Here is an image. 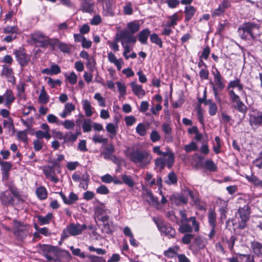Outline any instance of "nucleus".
<instances>
[{
  "mask_svg": "<svg viewBox=\"0 0 262 262\" xmlns=\"http://www.w3.org/2000/svg\"><path fill=\"white\" fill-rule=\"evenodd\" d=\"M166 157H159L155 161V164L156 168H159L160 170H162L167 165V159Z\"/></svg>",
  "mask_w": 262,
  "mask_h": 262,
  "instance_id": "obj_35",
  "label": "nucleus"
},
{
  "mask_svg": "<svg viewBox=\"0 0 262 262\" xmlns=\"http://www.w3.org/2000/svg\"><path fill=\"white\" fill-rule=\"evenodd\" d=\"M219 211L220 214V219L221 220L226 218V213L228 210V202L224 200H220Z\"/></svg>",
  "mask_w": 262,
  "mask_h": 262,
  "instance_id": "obj_23",
  "label": "nucleus"
},
{
  "mask_svg": "<svg viewBox=\"0 0 262 262\" xmlns=\"http://www.w3.org/2000/svg\"><path fill=\"white\" fill-rule=\"evenodd\" d=\"M251 247L253 252L257 256L262 257V244L257 241L252 242Z\"/></svg>",
  "mask_w": 262,
  "mask_h": 262,
  "instance_id": "obj_27",
  "label": "nucleus"
},
{
  "mask_svg": "<svg viewBox=\"0 0 262 262\" xmlns=\"http://www.w3.org/2000/svg\"><path fill=\"white\" fill-rule=\"evenodd\" d=\"M191 222L192 227L194 228L195 232H199L200 230V225L199 222L196 221V218L194 216H192L189 218L188 222Z\"/></svg>",
  "mask_w": 262,
  "mask_h": 262,
  "instance_id": "obj_56",
  "label": "nucleus"
},
{
  "mask_svg": "<svg viewBox=\"0 0 262 262\" xmlns=\"http://www.w3.org/2000/svg\"><path fill=\"white\" fill-rule=\"evenodd\" d=\"M87 257L90 260V262H106L105 260L102 257L94 255H89Z\"/></svg>",
  "mask_w": 262,
  "mask_h": 262,
  "instance_id": "obj_64",
  "label": "nucleus"
},
{
  "mask_svg": "<svg viewBox=\"0 0 262 262\" xmlns=\"http://www.w3.org/2000/svg\"><path fill=\"white\" fill-rule=\"evenodd\" d=\"M246 179L254 185L262 187V181L258 179L255 176L252 174L250 176H247Z\"/></svg>",
  "mask_w": 262,
  "mask_h": 262,
  "instance_id": "obj_43",
  "label": "nucleus"
},
{
  "mask_svg": "<svg viewBox=\"0 0 262 262\" xmlns=\"http://www.w3.org/2000/svg\"><path fill=\"white\" fill-rule=\"evenodd\" d=\"M182 224L179 226V230L181 233H190L192 231V227H191L188 222L181 223Z\"/></svg>",
  "mask_w": 262,
  "mask_h": 262,
  "instance_id": "obj_39",
  "label": "nucleus"
},
{
  "mask_svg": "<svg viewBox=\"0 0 262 262\" xmlns=\"http://www.w3.org/2000/svg\"><path fill=\"white\" fill-rule=\"evenodd\" d=\"M195 9L192 6H187L185 8L184 13L185 14V21H189L193 17Z\"/></svg>",
  "mask_w": 262,
  "mask_h": 262,
  "instance_id": "obj_29",
  "label": "nucleus"
},
{
  "mask_svg": "<svg viewBox=\"0 0 262 262\" xmlns=\"http://www.w3.org/2000/svg\"><path fill=\"white\" fill-rule=\"evenodd\" d=\"M120 40H121V45L124 49L123 54H126L129 53L130 49L128 44L133 43V42L128 41L127 39H119L118 36H117V38H116V41Z\"/></svg>",
  "mask_w": 262,
  "mask_h": 262,
  "instance_id": "obj_40",
  "label": "nucleus"
},
{
  "mask_svg": "<svg viewBox=\"0 0 262 262\" xmlns=\"http://www.w3.org/2000/svg\"><path fill=\"white\" fill-rule=\"evenodd\" d=\"M130 85L134 94L139 98H142L145 95V92L143 89L142 86L137 84L136 81H132Z\"/></svg>",
  "mask_w": 262,
  "mask_h": 262,
  "instance_id": "obj_18",
  "label": "nucleus"
},
{
  "mask_svg": "<svg viewBox=\"0 0 262 262\" xmlns=\"http://www.w3.org/2000/svg\"><path fill=\"white\" fill-rule=\"evenodd\" d=\"M75 109V106L71 103H68L64 106L63 112L60 114V116L62 118H66L68 116L71 115L72 111Z\"/></svg>",
  "mask_w": 262,
  "mask_h": 262,
  "instance_id": "obj_30",
  "label": "nucleus"
},
{
  "mask_svg": "<svg viewBox=\"0 0 262 262\" xmlns=\"http://www.w3.org/2000/svg\"><path fill=\"white\" fill-rule=\"evenodd\" d=\"M2 75L7 79L8 82L14 84L15 83V78L12 68L7 66H3Z\"/></svg>",
  "mask_w": 262,
  "mask_h": 262,
  "instance_id": "obj_16",
  "label": "nucleus"
},
{
  "mask_svg": "<svg viewBox=\"0 0 262 262\" xmlns=\"http://www.w3.org/2000/svg\"><path fill=\"white\" fill-rule=\"evenodd\" d=\"M39 249L40 253L49 261H55L60 254L59 249L51 245H40Z\"/></svg>",
  "mask_w": 262,
  "mask_h": 262,
  "instance_id": "obj_4",
  "label": "nucleus"
},
{
  "mask_svg": "<svg viewBox=\"0 0 262 262\" xmlns=\"http://www.w3.org/2000/svg\"><path fill=\"white\" fill-rule=\"evenodd\" d=\"M140 24L137 20L130 21L127 23L126 29L121 31L117 34L119 39H127L128 41H132L135 43L137 41L136 36L134 34L136 33L140 29Z\"/></svg>",
  "mask_w": 262,
  "mask_h": 262,
  "instance_id": "obj_3",
  "label": "nucleus"
},
{
  "mask_svg": "<svg viewBox=\"0 0 262 262\" xmlns=\"http://www.w3.org/2000/svg\"><path fill=\"white\" fill-rule=\"evenodd\" d=\"M82 107L86 116L91 117L93 115L92 107L88 100H83L82 102Z\"/></svg>",
  "mask_w": 262,
  "mask_h": 262,
  "instance_id": "obj_34",
  "label": "nucleus"
},
{
  "mask_svg": "<svg viewBox=\"0 0 262 262\" xmlns=\"http://www.w3.org/2000/svg\"><path fill=\"white\" fill-rule=\"evenodd\" d=\"M215 143H213V149L216 154H218L221 152V139L219 137L216 136L214 138Z\"/></svg>",
  "mask_w": 262,
  "mask_h": 262,
  "instance_id": "obj_46",
  "label": "nucleus"
},
{
  "mask_svg": "<svg viewBox=\"0 0 262 262\" xmlns=\"http://www.w3.org/2000/svg\"><path fill=\"white\" fill-rule=\"evenodd\" d=\"M17 138L24 143L28 142V136L27 130L18 132L17 133Z\"/></svg>",
  "mask_w": 262,
  "mask_h": 262,
  "instance_id": "obj_52",
  "label": "nucleus"
},
{
  "mask_svg": "<svg viewBox=\"0 0 262 262\" xmlns=\"http://www.w3.org/2000/svg\"><path fill=\"white\" fill-rule=\"evenodd\" d=\"M42 171L46 177L54 183L59 181V179L55 176V171L54 168L50 167V165L44 166Z\"/></svg>",
  "mask_w": 262,
  "mask_h": 262,
  "instance_id": "obj_15",
  "label": "nucleus"
},
{
  "mask_svg": "<svg viewBox=\"0 0 262 262\" xmlns=\"http://www.w3.org/2000/svg\"><path fill=\"white\" fill-rule=\"evenodd\" d=\"M259 28L260 25L252 21H246L238 27L237 32L242 39L255 45L257 42H262L261 34L259 32Z\"/></svg>",
  "mask_w": 262,
  "mask_h": 262,
  "instance_id": "obj_1",
  "label": "nucleus"
},
{
  "mask_svg": "<svg viewBox=\"0 0 262 262\" xmlns=\"http://www.w3.org/2000/svg\"><path fill=\"white\" fill-rule=\"evenodd\" d=\"M253 163L259 169L262 168V151L259 153L258 157L253 161Z\"/></svg>",
  "mask_w": 262,
  "mask_h": 262,
  "instance_id": "obj_63",
  "label": "nucleus"
},
{
  "mask_svg": "<svg viewBox=\"0 0 262 262\" xmlns=\"http://www.w3.org/2000/svg\"><path fill=\"white\" fill-rule=\"evenodd\" d=\"M212 74L213 75L214 83L212 82H210L212 85V87H215L216 89H219V91H222L225 87V84L224 81V78L220 71L216 68L215 71L212 72Z\"/></svg>",
  "mask_w": 262,
  "mask_h": 262,
  "instance_id": "obj_12",
  "label": "nucleus"
},
{
  "mask_svg": "<svg viewBox=\"0 0 262 262\" xmlns=\"http://www.w3.org/2000/svg\"><path fill=\"white\" fill-rule=\"evenodd\" d=\"M179 249L178 247L169 248L168 249L165 251L164 255L168 257H173V255L177 252Z\"/></svg>",
  "mask_w": 262,
  "mask_h": 262,
  "instance_id": "obj_58",
  "label": "nucleus"
},
{
  "mask_svg": "<svg viewBox=\"0 0 262 262\" xmlns=\"http://www.w3.org/2000/svg\"><path fill=\"white\" fill-rule=\"evenodd\" d=\"M30 226L18 222L15 225L13 233L18 240L23 241L30 235Z\"/></svg>",
  "mask_w": 262,
  "mask_h": 262,
  "instance_id": "obj_8",
  "label": "nucleus"
},
{
  "mask_svg": "<svg viewBox=\"0 0 262 262\" xmlns=\"http://www.w3.org/2000/svg\"><path fill=\"white\" fill-rule=\"evenodd\" d=\"M150 40L152 43L157 45L160 48L163 47L162 39L156 33H152L150 35Z\"/></svg>",
  "mask_w": 262,
  "mask_h": 262,
  "instance_id": "obj_42",
  "label": "nucleus"
},
{
  "mask_svg": "<svg viewBox=\"0 0 262 262\" xmlns=\"http://www.w3.org/2000/svg\"><path fill=\"white\" fill-rule=\"evenodd\" d=\"M3 125L4 127L7 128L9 130L14 129L13 121L11 118H9L7 120H4Z\"/></svg>",
  "mask_w": 262,
  "mask_h": 262,
  "instance_id": "obj_62",
  "label": "nucleus"
},
{
  "mask_svg": "<svg viewBox=\"0 0 262 262\" xmlns=\"http://www.w3.org/2000/svg\"><path fill=\"white\" fill-rule=\"evenodd\" d=\"M4 185L8 188L7 190H10L11 191L13 194L16 196H18V189L15 186L13 182L12 181L6 180L4 182Z\"/></svg>",
  "mask_w": 262,
  "mask_h": 262,
  "instance_id": "obj_33",
  "label": "nucleus"
},
{
  "mask_svg": "<svg viewBox=\"0 0 262 262\" xmlns=\"http://www.w3.org/2000/svg\"><path fill=\"white\" fill-rule=\"evenodd\" d=\"M55 47H57L61 52L67 54H70L72 48L71 45L61 42L57 38H53L52 41L51 47L54 48Z\"/></svg>",
  "mask_w": 262,
  "mask_h": 262,
  "instance_id": "obj_14",
  "label": "nucleus"
},
{
  "mask_svg": "<svg viewBox=\"0 0 262 262\" xmlns=\"http://www.w3.org/2000/svg\"><path fill=\"white\" fill-rule=\"evenodd\" d=\"M31 38L32 41L36 44V46L47 48L48 46L51 47L53 38H50L46 35L43 33L37 31L31 35Z\"/></svg>",
  "mask_w": 262,
  "mask_h": 262,
  "instance_id": "obj_7",
  "label": "nucleus"
},
{
  "mask_svg": "<svg viewBox=\"0 0 262 262\" xmlns=\"http://www.w3.org/2000/svg\"><path fill=\"white\" fill-rule=\"evenodd\" d=\"M197 145L193 141H191L189 144L186 145L184 146V150L187 152H190L192 151H195L197 150Z\"/></svg>",
  "mask_w": 262,
  "mask_h": 262,
  "instance_id": "obj_53",
  "label": "nucleus"
},
{
  "mask_svg": "<svg viewBox=\"0 0 262 262\" xmlns=\"http://www.w3.org/2000/svg\"><path fill=\"white\" fill-rule=\"evenodd\" d=\"M0 165L1 166V170L2 171H10L12 168V164L6 161H0Z\"/></svg>",
  "mask_w": 262,
  "mask_h": 262,
  "instance_id": "obj_54",
  "label": "nucleus"
},
{
  "mask_svg": "<svg viewBox=\"0 0 262 262\" xmlns=\"http://www.w3.org/2000/svg\"><path fill=\"white\" fill-rule=\"evenodd\" d=\"M15 200L18 202L23 201L19 192L18 196H15L10 190L2 191L0 192V202L2 205L6 207L14 206Z\"/></svg>",
  "mask_w": 262,
  "mask_h": 262,
  "instance_id": "obj_6",
  "label": "nucleus"
},
{
  "mask_svg": "<svg viewBox=\"0 0 262 262\" xmlns=\"http://www.w3.org/2000/svg\"><path fill=\"white\" fill-rule=\"evenodd\" d=\"M162 129L165 135V139L167 142H171L172 141V137L171 135L172 129L170 124L167 123H163L162 125Z\"/></svg>",
  "mask_w": 262,
  "mask_h": 262,
  "instance_id": "obj_25",
  "label": "nucleus"
},
{
  "mask_svg": "<svg viewBox=\"0 0 262 262\" xmlns=\"http://www.w3.org/2000/svg\"><path fill=\"white\" fill-rule=\"evenodd\" d=\"M177 177L173 172H170L168 175V179L165 180V182L168 184H174L177 183Z\"/></svg>",
  "mask_w": 262,
  "mask_h": 262,
  "instance_id": "obj_49",
  "label": "nucleus"
},
{
  "mask_svg": "<svg viewBox=\"0 0 262 262\" xmlns=\"http://www.w3.org/2000/svg\"><path fill=\"white\" fill-rule=\"evenodd\" d=\"M153 151L158 155H162L167 158V166L168 168H170L174 161V154L171 152H163L160 150V147L159 146H155L152 149Z\"/></svg>",
  "mask_w": 262,
  "mask_h": 262,
  "instance_id": "obj_13",
  "label": "nucleus"
},
{
  "mask_svg": "<svg viewBox=\"0 0 262 262\" xmlns=\"http://www.w3.org/2000/svg\"><path fill=\"white\" fill-rule=\"evenodd\" d=\"M106 130L110 134L109 137L111 139L114 138L117 134L118 126L112 123H108L106 125Z\"/></svg>",
  "mask_w": 262,
  "mask_h": 262,
  "instance_id": "obj_26",
  "label": "nucleus"
},
{
  "mask_svg": "<svg viewBox=\"0 0 262 262\" xmlns=\"http://www.w3.org/2000/svg\"><path fill=\"white\" fill-rule=\"evenodd\" d=\"M2 96L4 97V101L5 100V105L8 107H10L15 99L13 92L10 89H7Z\"/></svg>",
  "mask_w": 262,
  "mask_h": 262,
  "instance_id": "obj_21",
  "label": "nucleus"
},
{
  "mask_svg": "<svg viewBox=\"0 0 262 262\" xmlns=\"http://www.w3.org/2000/svg\"><path fill=\"white\" fill-rule=\"evenodd\" d=\"M53 214L51 213H48L45 216L38 215L37 218L40 225L49 224L52 220Z\"/></svg>",
  "mask_w": 262,
  "mask_h": 262,
  "instance_id": "obj_36",
  "label": "nucleus"
},
{
  "mask_svg": "<svg viewBox=\"0 0 262 262\" xmlns=\"http://www.w3.org/2000/svg\"><path fill=\"white\" fill-rule=\"evenodd\" d=\"M93 142L95 143H103L106 144L107 142V139L103 138L102 136L98 134H95L92 137Z\"/></svg>",
  "mask_w": 262,
  "mask_h": 262,
  "instance_id": "obj_44",
  "label": "nucleus"
},
{
  "mask_svg": "<svg viewBox=\"0 0 262 262\" xmlns=\"http://www.w3.org/2000/svg\"><path fill=\"white\" fill-rule=\"evenodd\" d=\"M13 54L21 67L27 66L30 61V56L26 53L23 48H19L14 50Z\"/></svg>",
  "mask_w": 262,
  "mask_h": 262,
  "instance_id": "obj_11",
  "label": "nucleus"
},
{
  "mask_svg": "<svg viewBox=\"0 0 262 262\" xmlns=\"http://www.w3.org/2000/svg\"><path fill=\"white\" fill-rule=\"evenodd\" d=\"M169 21L167 22L168 26L174 27L177 24L178 21L181 19L177 12L174 13L173 15L168 16Z\"/></svg>",
  "mask_w": 262,
  "mask_h": 262,
  "instance_id": "obj_37",
  "label": "nucleus"
},
{
  "mask_svg": "<svg viewBox=\"0 0 262 262\" xmlns=\"http://www.w3.org/2000/svg\"><path fill=\"white\" fill-rule=\"evenodd\" d=\"M147 128L143 123H139L136 128L137 133L141 136H144L146 134Z\"/></svg>",
  "mask_w": 262,
  "mask_h": 262,
  "instance_id": "obj_48",
  "label": "nucleus"
},
{
  "mask_svg": "<svg viewBox=\"0 0 262 262\" xmlns=\"http://www.w3.org/2000/svg\"><path fill=\"white\" fill-rule=\"evenodd\" d=\"M150 31L147 29H144L138 34V39L141 44L146 45L148 37H150Z\"/></svg>",
  "mask_w": 262,
  "mask_h": 262,
  "instance_id": "obj_24",
  "label": "nucleus"
},
{
  "mask_svg": "<svg viewBox=\"0 0 262 262\" xmlns=\"http://www.w3.org/2000/svg\"><path fill=\"white\" fill-rule=\"evenodd\" d=\"M114 151V146L111 144L104 148V150L101 152V156H103L106 160H110Z\"/></svg>",
  "mask_w": 262,
  "mask_h": 262,
  "instance_id": "obj_28",
  "label": "nucleus"
},
{
  "mask_svg": "<svg viewBox=\"0 0 262 262\" xmlns=\"http://www.w3.org/2000/svg\"><path fill=\"white\" fill-rule=\"evenodd\" d=\"M126 155L132 162L141 168L147 166L152 159L151 155L146 150L132 149L126 152Z\"/></svg>",
  "mask_w": 262,
  "mask_h": 262,
  "instance_id": "obj_2",
  "label": "nucleus"
},
{
  "mask_svg": "<svg viewBox=\"0 0 262 262\" xmlns=\"http://www.w3.org/2000/svg\"><path fill=\"white\" fill-rule=\"evenodd\" d=\"M86 67L90 70V71L93 72L94 71L95 66L96 64V61L93 57H90L86 59Z\"/></svg>",
  "mask_w": 262,
  "mask_h": 262,
  "instance_id": "obj_59",
  "label": "nucleus"
},
{
  "mask_svg": "<svg viewBox=\"0 0 262 262\" xmlns=\"http://www.w3.org/2000/svg\"><path fill=\"white\" fill-rule=\"evenodd\" d=\"M97 1L102 4L103 9H106L108 13L111 12V5L113 0H97Z\"/></svg>",
  "mask_w": 262,
  "mask_h": 262,
  "instance_id": "obj_50",
  "label": "nucleus"
},
{
  "mask_svg": "<svg viewBox=\"0 0 262 262\" xmlns=\"http://www.w3.org/2000/svg\"><path fill=\"white\" fill-rule=\"evenodd\" d=\"M228 95L231 102L234 103L233 107L238 112L245 114L247 111V107L241 100L239 96L235 93L233 90L229 91Z\"/></svg>",
  "mask_w": 262,
  "mask_h": 262,
  "instance_id": "obj_9",
  "label": "nucleus"
},
{
  "mask_svg": "<svg viewBox=\"0 0 262 262\" xmlns=\"http://www.w3.org/2000/svg\"><path fill=\"white\" fill-rule=\"evenodd\" d=\"M204 167L211 171H216L217 167L214 162L211 160H207L205 161Z\"/></svg>",
  "mask_w": 262,
  "mask_h": 262,
  "instance_id": "obj_45",
  "label": "nucleus"
},
{
  "mask_svg": "<svg viewBox=\"0 0 262 262\" xmlns=\"http://www.w3.org/2000/svg\"><path fill=\"white\" fill-rule=\"evenodd\" d=\"M161 139V136L157 130H153L151 131L150 135V139L152 142H156L159 141Z\"/></svg>",
  "mask_w": 262,
  "mask_h": 262,
  "instance_id": "obj_55",
  "label": "nucleus"
},
{
  "mask_svg": "<svg viewBox=\"0 0 262 262\" xmlns=\"http://www.w3.org/2000/svg\"><path fill=\"white\" fill-rule=\"evenodd\" d=\"M45 79L47 80V83L51 86L52 88H54L56 85H60L61 81L59 79L54 80L51 77H46Z\"/></svg>",
  "mask_w": 262,
  "mask_h": 262,
  "instance_id": "obj_51",
  "label": "nucleus"
},
{
  "mask_svg": "<svg viewBox=\"0 0 262 262\" xmlns=\"http://www.w3.org/2000/svg\"><path fill=\"white\" fill-rule=\"evenodd\" d=\"M77 140V135H74V133L69 132L66 134L65 142H74Z\"/></svg>",
  "mask_w": 262,
  "mask_h": 262,
  "instance_id": "obj_61",
  "label": "nucleus"
},
{
  "mask_svg": "<svg viewBox=\"0 0 262 262\" xmlns=\"http://www.w3.org/2000/svg\"><path fill=\"white\" fill-rule=\"evenodd\" d=\"M103 223L102 231L103 232L110 234L113 232L112 222L109 221V216H104L100 218V220Z\"/></svg>",
  "mask_w": 262,
  "mask_h": 262,
  "instance_id": "obj_19",
  "label": "nucleus"
},
{
  "mask_svg": "<svg viewBox=\"0 0 262 262\" xmlns=\"http://www.w3.org/2000/svg\"><path fill=\"white\" fill-rule=\"evenodd\" d=\"M158 229L165 236L169 238H173L176 235L175 230L171 227L168 226L163 224H160L158 225Z\"/></svg>",
  "mask_w": 262,
  "mask_h": 262,
  "instance_id": "obj_17",
  "label": "nucleus"
},
{
  "mask_svg": "<svg viewBox=\"0 0 262 262\" xmlns=\"http://www.w3.org/2000/svg\"><path fill=\"white\" fill-rule=\"evenodd\" d=\"M110 213V210L106 209L103 205H101L95 209V214L99 220H100V218L102 217L108 216L107 214Z\"/></svg>",
  "mask_w": 262,
  "mask_h": 262,
  "instance_id": "obj_22",
  "label": "nucleus"
},
{
  "mask_svg": "<svg viewBox=\"0 0 262 262\" xmlns=\"http://www.w3.org/2000/svg\"><path fill=\"white\" fill-rule=\"evenodd\" d=\"M122 183H124L127 185L128 187H132L134 185V182L132 179L131 176H127L126 174H123L121 176Z\"/></svg>",
  "mask_w": 262,
  "mask_h": 262,
  "instance_id": "obj_47",
  "label": "nucleus"
},
{
  "mask_svg": "<svg viewBox=\"0 0 262 262\" xmlns=\"http://www.w3.org/2000/svg\"><path fill=\"white\" fill-rule=\"evenodd\" d=\"M36 193L40 200H45L47 198V191L45 187L40 186L37 188Z\"/></svg>",
  "mask_w": 262,
  "mask_h": 262,
  "instance_id": "obj_38",
  "label": "nucleus"
},
{
  "mask_svg": "<svg viewBox=\"0 0 262 262\" xmlns=\"http://www.w3.org/2000/svg\"><path fill=\"white\" fill-rule=\"evenodd\" d=\"M208 220L210 226H216V214L214 210L210 209L208 213Z\"/></svg>",
  "mask_w": 262,
  "mask_h": 262,
  "instance_id": "obj_32",
  "label": "nucleus"
},
{
  "mask_svg": "<svg viewBox=\"0 0 262 262\" xmlns=\"http://www.w3.org/2000/svg\"><path fill=\"white\" fill-rule=\"evenodd\" d=\"M162 26H164V28L161 33L162 35L169 36L172 33H173V31L172 29L171 28V27H172L171 26H168L167 24H166V25L164 26L162 25Z\"/></svg>",
  "mask_w": 262,
  "mask_h": 262,
  "instance_id": "obj_57",
  "label": "nucleus"
},
{
  "mask_svg": "<svg viewBox=\"0 0 262 262\" xmlns=\"http://www.w3.org/2000/svg\"><path fill=\"white\" fill-rule=\"evenodd\" d=\"M93 127V122L90 119H85L82 123V127L84 133H88L91 131Z\"/></svg>",
  "mask_w": 262,
  "mask_h": 262,
  "instance_id": "obj_41",
  "label": "nucleus"
},
{
  "mask_svg": "<svg viewBox=\"0 0 262 262\" xmlns=\"http://www.w3.org/2000/svg\"><path fill=\"white\" fill-rule=\"evenodd\" d=\"M50 97L48 95L44 86L41 88L40 93L38 97L39 102L42 104H47L49 100Z\"/></svg>",
  "mask_w": 262,
  "mask_h": 262,
  "instance_id": "obj_31",
  "label": "nucleus"
},
{
  "mask_svg": "<svg viewBox=\"0 0 262 262\" xmlns=\"http://www.w3.org/2000/svg\"><path fill=\"white\" fill-rule=\"evenodd\" d=\"M237 213L241 220L239 223L238 228L243 229L246 226L247 222L249 220L251 208L248 205L239 207L237 210Z\"/></svg>",
  "mask_w": 262,
  "mask_h": 262,
  "instance_id": "obj_10",
  "label": "nucleus"
},
{
  "mask_svg": "<svg viewBox=\"0 0 262 262\" xmlns=\"http://www.w3.org/2000/svg\"><path fill=\"white\" fill-rule=\"evenodd\" d=\"M80 2V9L85 13H90L94 8V2L92 0H79Z\"/></svg>",
  "mask_w": 262,
  "mask_h": 262,
  "instance_id": "obj_20",
  "label": "nucleus"
},
{
  "mask_svg": "<svg viewBox=\"0 0 262 262\" xmlns=\"http://www.w3.org/2000/svg\"><path fill=\"white\" fill-rule=\"evenodd\" d=\"M66 78L68 79L71 84H75L77 80V76L74 72H72L69 75H66Z\"/></svg>",
  "mask_w": 262,
  "mask_h": 262,
  "instance_id": "obj_60",
  "label": "nucleus"
},
{
  "mask_svg": "<svg viewBox=\"0 0 262 262\" xmlns=\"http://www.w3.org/2000/svg\"><path fill=\"white\" fill-rule=\"evenodd\" d=\"M86 229L85 224L81 225L79 223H70L66 228L62 231L61 235V239H65L70 236H76L81 234L83 231Z\"/></svg>",
  "mask_w": 262,
  "mask_h": 262,
  "instance_id": "obj_5",
  "label": "nucleus"
}]
</instances>
